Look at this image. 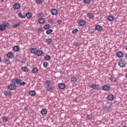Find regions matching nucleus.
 <instances>
[{
  "mask_svg": "<svg viewBox=\"0 0 127 127\" xmlns=\"http://www.w3.org/2000/svg\"><path fill=\"white\" fill-rule=\"evenodd\" d=\"M126 65H127V62L125 59H121L118 63V65L122 68L126 67Z\"/></svg>",
  "mask_w": 127,
  "mask_h": 127,
  "instance_id": "f257e3e1",
  "label": "nucleus"
},
{
  "mask_svg": "<svg viewBox=\"0 0 127 127\" xmlns=\"http://www.w3.org/2000/svg\"><path fill=\"white\" fill-rule=\"evenodd\" d=\"M7 88L9 89V90L13 91L14 90H16V85H15V84L14 83H12L11 84L8 85Z\"/></svg>",
  "mask_w": 127,
  "mask_h": 127,
  "instance_id": "f03ea898",
  "label": "nucleus"
},
{
  "mask_svg": "<svg viewBox=\"0 0 127 127\" xmlns=\"http://www.w3.org/2000/svg\"><path fill=\"white\" fill-rule=\"evenodd\" d=\"M90 88H92L93 90H99L100 89V85L99 84L94 85V83H92L91 85L89 86Z\"/></svg>",
  "mask_w": 127,
  "mask_h": 127,
  "instance_id": "7ed1b4c3",
  "label": "nucleus"
},
{
  "mask_svg": "<svg viewBox=\"0 0 127 127\" xmlns=\"http://www.w3.org/2000/svg\"><path fill=\"white\" fill-rule=\"evenodd\" d=\"M11 82L12 83H14L15 85V84H20L21 81L19 78H13L12 79Z\"/></svg>",
  "mask_w": 127,
  "mask_h": 127,
  "instance_id": "20e7f679",
  "label": "nucleus"
},
{
  "mask_svg": "<svg viewBox=\"0 0 127 127\" xmlns=\"http://www.w3.org/2000/svg\"><path fill=\"white\" fill-rule=\"evenodd\" d=\"M95 30H97L98 32H101L103 30V27L100 25H97L95 26Z\"/></svg>",
  "mask_w": 127,
  "mask_h": 127,
  "instance_id": "39448f33",
  "label": "nucleus"
},
{
  "mask_svg": "<svg viewBox=\"0 0 127 127\" xmlns=\"http://www.w3.org/2000/svg\"><path fill=\"white\" fill-rule=\"evenodd\" d=\"M58 87L61 90H64L66 87V85L64 83H60L58 84Z\"/></svg>",
  "mask_w": 127,
  "mask_h": 127,
  "instance_id": "423d86ee",
  "label": "nucleus"
},
{
  "mask_svg": "<svg viewBox=\"0 0 127 127\" xmlns=\"http://www.w3.org/2000/svg\"><path fill=\"white\" fill-rule=\"evenodd\" d=\"M87 16L89 19H93V18H95V15L93 13H88L87 14Z\"/></svg>",
  "mask_w": 127,
  "mask_h": 127,
  "instance_id": "0eeeda50",
  "label": "nucleus"
},
{
  "mask_svg": "<svg viewBox=\"0 0 127 127\" xmlns=\"http://www.w3.org/2000/svg\"><path fill=\"white\" fill-rule=\"evenodd\" d=\"M51 13L52 14V15H56L58 13V10L56 9H52L50 10Z\"/></svg>",
  "mask_w": 127,
  "mask_h": 127,
  "instance_id": "6e6552de",
  "label": "nucleus"
},
{
  "mask_svg": "<svg viewBox=\"0 0 127 127\" xmlns=\"http://www.w3.org/2000/svg\"><path fill=\"white\" fill-rule=\"evenodd\" d=\"M115 99V96H114V95L113 94H109L107 96V99L108 101H114V99Z\"/></svg>",
  "mask_w": 127,
  "mask_h": 127,
  "instance_id": "1a4fd4ad",
  "label": "nucleus"
},
{
  "mask_svg": "<svg viewBox=\"0 0 127 127\" xmlns=\"http://www.w3.org/2000/svg\"><path fill=\"white\" fill-rule=\"evenodd\" d=\"M14 9H19L20 8V4L16 3L13 5Z\"/></svg>",
  "mask_w": 127,
  "mask_h": 127,
  "instance_id": "9d476101",
  "label": "nucleus"
},
{
  "mask_svg": "<svg viewBox=\"0 0 127 127\" xmlns=\"http://www.w3.org/2000/svg\"><path fill=\"white\" fill-rule=\"evenodd\" d=\"M78 23L80 26H84V25H86V22L84 20H80Z\"/></svg>",
  "mask_w": 127,
  "mask_h": 127,
  "instance_id": "9b49d317",
  "label": "nucleus"
},
{
  "mask_svg": "<svg viewBox=\"0 0 127 127\" xmlns=\"http://www.w3.org/2000/svg\"><path fill=\"white\" fill-rule=\"evenodd\" d=\"M102 89L104 90V91H109L111 90V87H110L109 85H104L102 86Z\"/></svg>",
  "mask_w": 127,
  "mask_h": 127,
  "instance_id": "f8f14e48",
  "label": "nucleus"
},
{
  "mask_svg": "<svg viewBox=\"0 0 127 127\" xmlns=\"http://www.w3.org/2000/svg\"><path fill=\"white\" fill-rule=\"evenodd\" d=\"M36 56H41V55H42V54H43V51H41V50H37L36 52Z\"/></svg>",
  "mask_w": 127,
  "mask_h": 127,
  "instance_id": "ddd939ff",
  "label": "nucleus"
},
{
  "mask_svg": "<svg viewBox=\"0 0 127 127\" xmlns=\"http://www.w3.org/2000/svg\"><path fill=\"white\" fill-rule=\"evenodd\" d=\"M116 55L117 57H118L119 58H122V57H124V54H123V52L121 51L117 52Z\"/></svg>",
  "mask_w": 127,
  "mask_h": 127,
  "instance_id": "4468645a",
  "label": "nucleus"
},
{
  "mask_svg": "<svg viewBox=\"0 0 127 127\" xmlns=\"http://www.w3.org/2000/svg\"><path fill=\"white\" fill-rule=\"evenodd\" d=\"M25 16V17L26 16L27 18H31V17H32V13H31L30 12H28L26 13Z\"/></svg>",
  "mask_w": 127,
  "mask_h": 127,
  "instance_id": "2eb2a0df",
  "label": "nucleus"
},
{
  "mask_svg": "<svg viewBox=\"0 0 127 127\" xmlns=\"http://www.w3.org/2000/svg\"><path fill=\"white\" fill-rule=\"evenodd\" d=\"M29 95H30V96H32V97H34V96L36 95V92H35V91L30 90L29 92Z\"/></svg>",
  "mask_w": 127,
  "mask_h": 127,
  "instance_id": "dca6fc26",
  "label": "nucleus"
},
{
  "mask_svg": "<svg viewBox=\"0 0 127 127\" xmlns=\"http://www.w3.org/2000/svg\"><path fill=\"white\" fill-rule=\"evenodd\" d=\"M35 50H37V49L35 48H32L30 49V51L31 53H32V54H36L37 51H35Z\"/></svg>",
  "mask_w": 127,
  "mask_h": 127,
  "instance_id": "f3484780",
  "label": "nucleus"
},
{
  "mask_svg": "<svg viewBox=\"0 0 127 127\" xmlns=\"http://www.w3.org/2000/svg\"><path fill=\"white\" fill-rule=\"evenodd\" d=\"M53 89H54V88L52 86L50 85L49 86H47V90L48 92H52V91H53Z\"/></svg>",
  "mask_w": 127,
  "mask_h": 127,
  "instance_id": "a211bd4d",
  "label": "nucleus"
},
{
  "mask_svg": "<svg viewBox=\"0 0 127 127\" xmlns=\"http://www.w3.org/2000/svg\"><path fill=\"white\" fill-rule=\"evenodd\" d=\"M32 73H33V74H36L38 73V68H37V67H34L32 69Z\"/></svg>",
  "mask_w": 127,
  "mask_h": 127,
  "instance_id": "6ab92c4d",
  "label": "nucleus"
},
{
  "mask_svg": "<svg viewBox=\"0 0 127 127\" xmlns=\"http://www.w3.org/2000/svg\"><path fill=\"white\" fill-rule=\"evenodd\" d=\"M77 78L76 77H71L70 78V81L72 83H75V82H77Z\"/></svg>",
  "mask_w": 127,
  "mask_h": 127,
  "instance_id": "aec40b11",
  "label": "nucleus"
},
{
  "mask_svg": "<svg viewBox=\"0 0 127 127\" xmlns=\"http://www.w3.org/2000/svg\"><path fill=\"white\" fill-rule=\"evenodd\" d=\"M13 54H12V53L11 52H8L6 55V57L7 58H11L13 57Z\"/></svg>",
  "mask_w": 127,
  "mask_h": 127,
  "instance_id": "412c9836",
  "label": "nucleus"
},
{
  "mask_svg": "<svg viewBox=\"0 0 127 127\" xmlns=\"http://www.w3.org/2000/svg\"><path fill=\"white\" fill-rule=\"evenodd\" d=\"M45 21V19L44 18H40L38 22L39 23L43 24L44 23V22Z\"/></svg>",
  "mask_w": 127,
  "mask_h": 127,
  "instance_id": "4be33fe9",
  "label": "nucleus"
},
{
  "mask_svg": "<svg viewBox=\"0 0 127 127\" xmlns=\"http://www.w3.org/2000/svg\"><path fill=\"white\" fill-rule=\"evenodd\" d=\"M105 110L107 112H111V111H112V110H113V109L112 108V106H109V107H105Z\"/></svg>",
  "mask_w": 127,
  "mask_h": 127,
  "instance_id": "5701e85b",
  "label": "nucleus"
},
{
  "mask_svg": "<svg viewBox=\"0 0 127 127\" xmlns=\"http://www.w3.org/2000/svg\"><path fill=\"white\" fill-rule=\"evenodd\" d=\"M6 27L2 24L0 25V31H4L5 30Z\"/></svg>",
  "mask_w": 127,
  "mask_h": 127,
  "instance_id": "b1692460",
  "label": "nucleus"
},
{
  "mask_svg": "<svg viewBox=\"0 0 127 127\" xmlns=\"http://www.w3.org/2000/svg\"><path fill=\"white\" fill-rule=\"evenodd\" d=\"M44 59H45V60H46L47 61H49V60H50V59H51V57H50V56L47 55L44 57Z\"/></svg>",
  "mask_w": 127,
  "mask_h": 127,
  "instance_id": "393cba45",
  "label": "nucleus"
},
{
  "mask_svg": "<svg viewBox=\"0 0 127 127\" xmlns=\"http://www.w3.org/2000/svg\"><path fill=\"white\" fill-rule=\"evenodd\" d=\"M46 42H47V44H51L52 43V39H46Z\"/></svg>",
  "mask_w": 127,
  "mask_h": 127,
  "instance_id": "a878e982",
  "label": "nucleus"
},
{
  "mask_svg": "<svg viewBox=\"0 0 127 127\" xmlns=\"http://www.w3.org/2000/svg\"><path fill=\"white\" fill-rule=\"evenodd\" d=\"M41 114L42 115H46L47 114V110L45 109H42L41 111Z\"/></svg>",
  "mask_w": 127,
  "mask_h": 127,
  "instance_id": "bb28decb",
  "label": "nucleus"
},
{
  "mask_svg": "<svg viewBox=\"0 0 127 127\" xmlns=\"http://www.w3.org/2000/svg\"><path fill=\"white\" fill-rule=\"evenodd\" d=\"M2 24L3 25V26H5V27H8V26H9V23L7 22L4 21Z\"/></svg>",
  "mask_w": 127,
  "mask_h": 127,
  "instance_id": "cd10ccee",
  "label": "nucleus"
},
{
  "mask_svg": "<svg viewBox=\"0 0 127 127\" xmlns=\"http://www.w3.org/2000/svg\"><path fill=\"white\" fill-rule=\"evenodd\" d=\"M4 95L5 96H8V97H10V96H11V92L9 91H6L5 93H4Z\"/></svg>",
  "mask_w": 127,
  "mask_h": 127,
  "instance_id": "c85d7f7f",
  "label": "nucleus"
},
{
  "mask_svg": "<svg viewBox=\"0 0 127 127\" xmlns=\"http://www.w3.org/2000/svg\"><path fill=\"white\" fill-rule=\"evenodd\" d=\"M53 32V30L52 29H49L48 30L46 31V34H50V33H52Z\"/></svg>",
  "mask_w": 127,
  "mask_h": 127,
  "instance_id": "c756f323",
  "label": "nucleus"
},
{
  "mask_svg": "<svg viewBox=\"0 0 127 127\" xmlns=\"http://www.w3.org/2000/svg\"><path fill=\"white\" fill-rule=\"evenodd\" d=\"M13 50L14 51H15L16 52L18 51V50H19V47L17 46H15L14 47H13Z\"/></svg>",
  "mask_w": 127,
  "mask_h": 127,
  "instance_id": "7c9ffc66",
  "label": "nucleus"
},
{
  "mask_svg": "<svg viewBox=\"0 0 127 127\" xmlns=\"http://www.w3.org/2000/svg\"><path fill=\"white\" fill-rule=\"evenodd\" d=\"M49 66V64L48 62H45L43 63V66L44 68H47Z\"/></svg>",
  "mask_w": 127,
  "mask_h": 127,
  "instance_id": "2f4dec72",
  "label": "nucleus"
},
{
  "mask_svg": "<svg viewBox=\"0 0 127 127\" xmlns=\"http://www.w3.org/2000/svg\"><path fill=\"white\" fill-rule=\"evenodd\" d=\"M21 69L24 72H27L28 71V68H27V67H26V66L22 67Z\"/></svg>",
  "mask_w": 127,
  "mask_h": 127,
  "instance_id": "473e14b6",
  "label": "nucleus"
},
{
  "mask_svg": "<svg viewBox=\"0 0 127 127\" xmlns=\"http://www.w3.org/2000/svg\"><path fill=\"white\" fill-rule=\"evenodd\" d=\"M2 120L3 122H4L6 123V122H8V118L5 116L2 117Z\"/></svg>",
  "mask_w": 127,
  "mask_h": 127,
  "instance_id": "72a5a7b5",
  "label": "nucleus"
},
{
  "mask_svg": "<svg viewBox=\"0 0 127 127\" xmlns=\"http://www.w3.org/2000/svg\"><path fill=\"white\" fill-rule=\"evenodd\" d=\"M18 15L20 18H25V15H22L21 12H19Z\"/></svg>",
  "mask_w": 127,
  "mask_h": 127,
  "instance_id": "f704fd0d",
  "label": "nucleus"
},
{
  "mask_svg": "<svg viewBox=\"0 0 127 127\" xmlns=\"http://www.w3.org/2000/svg\"><path fill=\"white\" fill-rule=\"evenodd\" d=\"M108 20H109V21H113V20H114V16L112 15L108 16Z\"/></svg>",
  "mask_w": 127,
  "mask_h": 127,
  "instance_id": "c9c22d12",
  "label": "nucleus"
},
{
  "mask_svg": "<svg viewBox=\"0 0 127 127\" xmlns=\"http://www.w3.org/2000/svg\"><path fill=\"white\" fill-rule=\"evenodd\" d=\"M45 84L47 87L50 86V84H51V80H46L45 81Z\"/></svg>",
  "mask_w": 127,
  "mask_h": 127,
  "instance_id": "e433bc0d",
  "label": "nucleus"
},
{
  "mask_svg": "<svg viewBox=\"0 0 127 127\" xmlns=\"http://www.w3.org/2000/svg\"><path fill=\"white\" fill-rule=\"evenodd\" d=\"M91 0H83L84 3H85L86 4H89V3H91Z\"/></svg>",
  "mask_w": 127,
  "mask_h": 127,
  "instance_id": "4c0bfd02",
  "label": "nucleus"
},
{
  "mask_svg": "<svg viewBox=\"0 0 127 127\" xmlns=\"http://www.w3.org/2000/svg\"><path fill=\"white\" fill-rule=\"evenodd\" d=\"M4 63H5L7 65H9L10 64V61L8 59L4 60Z\"/></svg>",
  "mask_w": 127,
  "mask_h": 127,
  "instance_id": "58836bf2",
  "label": "nucleus"
},
{
  "mask_svg": "<svg viewBox=\"0 0 127 127\" xmlns=\"http://www.w3.org/2000/svg\"><path fill=\"white\" fill-rule=\"evenodd\" d=\"M50 28V25H45L44 26V29H45V30H47Z\"/></svg>",
  "mask_w": 127,
  "mask_h": 127,
  "instance_id": "ea45409f",
  "label": "nucleus"
},
{
  "mask_svg": "<svg viewBox=\"0 0 127 127\" xmlns=\"http://www.w3.org/2000/svg\"><path fill=\"white\" fill-rule=\"evenodd\" d=\"M35 1L37 4H41L43 2L41 0H35Z\"/></svg>",
  "mask_w": 127,
  "mask_h": 127,
  "instance_id": "a19ab883",
  "label": "nucleus"
},
{
  "mask_svg": "<svg viewBox=\"0 0 127 127\" xmlns=\"http://www.w3.org/2000/svg\"><path fill=\"white\" fill-rule=\"evenodd\" d=\"M110 80L111 81V82H116L117 81V78L116 77H111L110 78Z\"/></svg>",
  "mask_w": 127,
  "mask_h": 127,
  "instance_id": "79ce46f5",
  "label": "nucleus"
},
{
  "mask_svg": "<svg viewBox=\"0 0 127 127\" xmlns=\"http://www.w3.org/2000/svg\"><path fill=\"white\" fill-rule=\"evenodd\" d=\"M19 25H20V22H19V23H17V24H16L13 25L12 27H13V28H16L18 27V26H19Z\"/></svg>",
  "mask_w": 127,
  "mask_h": 127,
  "instance_id": "37998d69",
  "label": "nucleus"
},
{
  "mask_svg": "<svg viewBox=\"0 0 127 127\" xmlns=\"http://www.w3.org/2000/svg\"><path fill=\"white\" fill-rule=\"evenodd\" d=\"M78 32V29L76 28L74 29L72 31L71 33L72 34H75V33H77Z\"/></svg>",
  "mask_w": 127,
  "mask_h": 127,
  "instance_id": "c03bdc74",
  "label": "nucleus"
},
{
  "mask_svg": "<svg viewBox=\"0 0 127 127\" xmlns=\"http://www.w3.org/2000/svg\"><path fill=\"white\" fill-rule=\"evenodd\" d=\"M87 120H92L93 116L92 115H87Z\"/></svg>",
  "mask_w": 127,
  "mask_h": 127,
  "instance_id": "a18cd8bd",
  "label": "nucleus"
},
{
  "mask_svg": "<svg viewBox=\"0 0 127 127\" xmlns=\"http://www.w3.org/2000/svg\"><path fill=\"white\" fill-rule=\"evenodd\" d=\"M21 63H24L25 62V58H22L21 59Z\"/></svg>",
  "mask_w": 127,
  "mask_h": 127,
  "instance_id": "49530a36",
  "label": "nucleus"
},
{
  "mask_svg": "<svg viewBox=\"0 0 127 127\" xmlns=\"http://www.w3.org/2000/svg\"><path fill=\"white\" fill-rule=\"evenodd\" d=\"M23 85H26V82L23 81L22 82H20L19 86H23Z\"/></svg>",
  "mask_w": 127,
  "mask_h": 127,
  "instance_id": "de8ad7c7",
  "label": "nucleus"
},
{
  "mask_svg": "<svg viewBox=\"0 0 127 127\" xmlns=\"http://www.w3.org/2000/svg\"><path fill=\"white\" fill-rule=\"evenodd\" d=\"M48 22H49L50 23H52V22H53V19L52 18H50L48 19Z\"/></svg>",
  "mask_w": 127,
  "mask_h": 127,
  "instance_id": "09e8293b",
  "label": "nucleus"
},
{
  "mask_svg": "<svg viewBox=\"0 0 127 127\" xmlns=\"http://www.w3.org/2000/svg\"><path fill=\"white\" fill-rule=\"evenodd\" d=\"M43 31V29L42 28H39L38 29V32H42Z\"/></svg>",
  "mask_w": 127,
  "mask_h": 127,
  "instance_id": "8fccbe9b",
  "label": "nucleus"
},
{
  "mask_svg": "<svg viewBox=\"0 0 127 127\" xmlns=\"http://www.w3.org/2000/svg\"><path fill=\"white\" fill-rule=\"evenodd\" d=\"M24 110L26 111H29V108H28V107H25Z\"/></svg>",
  "mask_w": 127,
  "mask_h": 127,
  "instance_id": "3c124183",
  "label": "nucleus"
},
{
  "mask_svg": "<svg viewBox=\"0 0 127 127\" xmlns=\"http://www.w3.org/2000/svg\"><path fill=\"white\" fill-rule=\"evenodd\" d=\"M57 23H59V24H60V23H61V22H62V21L61 20H58L57 21Z\"/></svg>",
  "mask_w": 127,
  "mask_h": 127,
  "instance_id": "603ef678",
  "label": "nucleus"
},
{
  "mask_svg": "<svg viewBox=\"0 0 127 127\" xmlns=\"http://www.w3.org/2000/svg\"><path fill=\"white\" fill-rule=\"evenodd\" d=\"M79 43L76 42V43H75V46H79Z\"/></svg>",
  "mask_w": 127,
  "mask_h": 127,
  "instance_id": "864d4df0",
  "label": "nucleus"
},
{
  "mask_svg": "<svg viewBox=\"0 0 127 127\" xmlns=\"http://www.w3.org/2000/svg\"><path fill=\"white\" fill-rule=\"evenodd\" d=\"M39 16L42 17V16H43V13H39Z\"/></svg>",
  "mask_w": 127,
  "mask_h": 127,
  "instance_id": "5fc2aeb1",
  "label": "nucleus"
},
{
  "mask_svg": "<svg viewBox=\"0 0 127 127\" xmlns=\"http://www.w3.org/2000/svg\"><path fill=\"white\" fill-rule=\"evenodd\" d=\"M125 50L127 51V45L125 46Z\"/></svg>",
  "mask_w": 127,
  "mask_h": 127,
  "instance_id": "6e6d98bb",
  "label": "nucleus"
},
{
  "mask_svg": "<svg viewBox=\"0 0 127 127\" xmlns=\"http://www.w3.org/2000/svg\"><path fill=\"white\" fill-rule=\"evenodd\" d=\"M125 57H126V59H127V54H126V55Z\"/></svg>",
  "mask_w": 127,
  "mask_h": 127,
  "instance_id": "4d7b16f0",
  "label": "nucleus"
},
{
  "mask_svg": "<svg viewBox=\"0 0 127 127\" xmlns=\"http://www.w3.org/2000/svg\"><path fill=\"white\" fill-rule=\"evenodd\" d=\"M125 77L127 78V73L126 74Z\"/></svg>",
  "mask_w": 127,
  "mask_h": 127,
  "instance_id": "13d9d810",
  "label": "nucleus"
},
{
  "mask_svg": "<svg viewBox=\"0 0 127 127\" xmlns=\"http://www.w3.org/2000/svg\"><path fill=\"white\" fill-rule=\"evenodd\" d=\"M43 2V1H45V0H41Z\"/></svg>",
  "mask_w": 127,
  "mask_h": 127,
  "instance_id": "bf43d9fd",
  "label": "nucleus"
},
{
  "mask_svg": "<svg viewBox=\"0 0 127 127\" xmlns=\"http://www.w3.org/2000/svg\"><path fill=\"white\" fill-rule=\"evenodd\" d=\"M122 127H127V126H123Z\"/></svg>",
  "mask_w": 127,
  "mask_h": 127,
  "instance_id": "052dcab7",
  "label": "nucleus"
},
{
  "mask_svg": "<svg viewBox=\"0 0 127 127\" xmlns=\"http://www.w3.org/2000/svg\"><path fill=\"white\" fill-rule=\"evenodd\" d=\"M1 61V59L0 58V62Z\"/></svg>",
  "mask_w": 127,
  "mask_h": 127,
  "instance_id": "680f3d73",
  "label": "nucleus"
}]
</instances>
